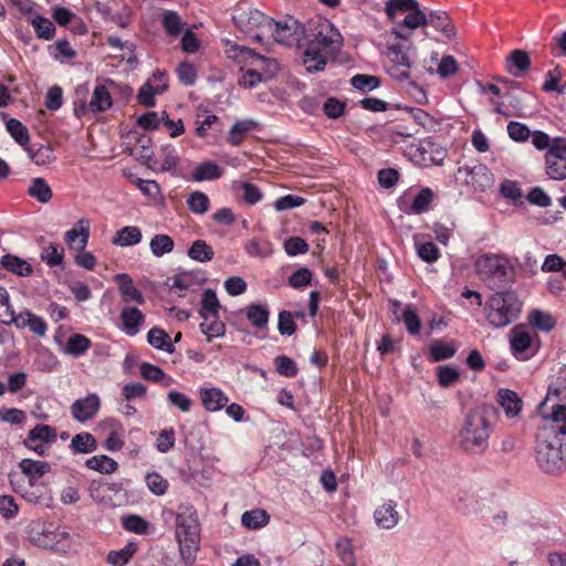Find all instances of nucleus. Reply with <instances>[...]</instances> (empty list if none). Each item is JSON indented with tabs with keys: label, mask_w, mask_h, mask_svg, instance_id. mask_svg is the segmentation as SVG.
Returning a JSON list of instances; mask_svg holds the SVG:
<instances>
[{
	"label": "nucleus",
	"mask_w": 566,
	"mask_h": 566,
	"mask_svg": "<svg viewBox=\"0 0 566 566\" xmlns=\"http://www.w3.org/2000/svg\"><path fill=\"white\" fill-rule=\"evenodd\" d=\"M510 345L513 355L517 359L526 360L536 353L532 334L524 325H516L512 328L510 333Z\"/></svg>",
	"instance_id": "f8f14e48"
},
{
	"label": "nucleus",
	"mask_w": 566,
	"mask_h": 566,
	"mask_svg": "<svg viewBox=\"0 0 566 566\" xmlns=\"http://www.w3.org/2000/svg\"><path fill=\"white\" fill-rule=\"evenodd\" d=\"M112 104L113 99L108 90L104 85H96L88 104L90 109L93 113H102L111 108Z\"/></svg>",
	"instance_id": "7c9ffc66"
},
{
	"label": "nucleus",
	"mask_w": 566,
	"mask_h": 566,
	"mask_svg": "<svg viewBox=\"0 0 566 566\" xmlns=\"http://www.w3.org/2000/svg\"><path fill=\"white\" fill-rule=\"evenodd\" d=\"M27 193L40 203H48L53 197V191L50 185L42 177L31 179Z\"/></svg>",
	"instance_id": "b1692460"
},
{
	"label": "nucleus",
	"mask_w": 566,
	"mask_h": 566,
	"mask_svg": "<svg viewBox=\"0 0 566 566\" xmlns=\"http://www.w3.org/2000/svg\"><path fill=\"white\" fill-rule=\"evenodd\" d=\"M137 547L135 544L129 543L124 548L119 551H112L107 555V563L113 566H124L126 565L133 555L136 553Z\"/></svg>",
	"instance_id": "6e6d98bb"
},
{
	"label": "nucleus",
	"mask_w": 566,
	"mask_h": 566,
	"mask_svg": "<svg viewBox=\"0 0 566 566\" xmlns=\"http://www.w3.org/2000/svg\"><path fill=\"white\" fill-rule=\"evenodd\" d=\"M36 36L44 40L53 39L55 34L54 24L48 19L36 13V11L29 18Z\"/></svg>",
	"instance_id": "e433bc0d"
},
{
	"label": "nucleus",
	"mask_w": 566,
	"mask_h": 566,
	"mask_svg": "<svg viewBox=\"0 0 566 566\" xmlns=\"http://www.w3.org/2000/svg\"><path fill=\"white\" fill-rule=\"evenodd\" d=\"M226 54L229 59L234 60L243 66L249 69H259L265 77L272 78L279 70L276 60L260 55L252 49L240 46L230 41L227 43Z\"/></svg>",
	"instance_id": "0eeeda50"
},
{
	"label": "nucleus",
	"mask_w": 566,
	"mask_h": 566,
	"mask_svg": "<svg viewBox=\"0 0 566 566\" xmlns=\"http://www.w3.org/2000/svg\"><path fill=\"white\" fill-rule=\"evenodd\" d=\"M336 554L342 566H356V558L353 551L352 542L347 537L339 538L336 544Z\"/></svg>",
	"instance_id": "09e8293b"
},
{
	"label": "nucleus",
	"mask_w": 566,
	"mask_h": 566,
	"mask_svg": "<svg viewBox=\"0 0 566 566\" xmlns=\"http://www.w3.org/2000/svg\"><path fill=\"white\" fill-rule=\"evenodd\" d=\"M397 503L394 500H388L381 505L376 507L374 512V520L376 525L382 530H392L400 521V514L397 510Z\"/></svg>",
	"instance_id": "2eb2a0df"
},
{
	"label": "nucleus",
	"mask_w": 566,
	"mask_h": 566,
	"mask_svg": "<svg viewBox=\"0 0 566 566\" xmlns=\"http://www.w3.org/2000/svg\"><path fill=\"white\" fill-rule=\"evenodd\" d=\"M140 375L143 378L156 382L166 380V386L170 385L171 382V378L168 377L161 368L149 363H143L140 365Z\"/></svg>",
	"instance_id": "052dcab7"
},
{
	"label": "nucleus",
	"mask_w": 566,
	"mask_h": 566,
	"mask_svg": "<svg viewBox=\"0 0 566 566\" xmlns=\"http://www.w3.org/2000/svg\"><path fill=\"white\" fill-rule=\"evenodd\" d=\"M0 264L6 270L20 276H28L32 273L31 265L23 259L13 254H6L1 258Z\"/></svg>",
	"instance_id": "f704fd0d"
},
{
	"label": "nucleus",
	"mask_w": 566,
	"mask_h": 566,
	"mask_svg": "<svg viewBox=\"0 0 566 566\" xmlns=\"http://www.w3.org/2000/svg\"><path fill=\"white\" fill-rule=\"evenodd\" d=\"M475 265L480 277L493 290L515 281V266L504 254H483Z\"/></svg>",
	"instance_id": "39448f33"
},
{
	"label": "nucleus",
	"mask_w": 566,
	"mask_h": 566,
	"mask_svg": "<svg viewBox=\"0 0 566 566\" xmlns=\"http://www.w3.org/2000/svg\"><path fill=\"white\" fill-rule=\"evenodd\" d=\"M401 25L406 29L416 30L427 25V13L418 7L413 11L409 12L401 22Z\"/></svg>",
	"instance_id": "e2e57ef3"
},
{
	"label": "nucleus",
	"mask_w": 566,
	"mask_h": 566,
	"mask_svg": "<svg viewBox=\"0 0 566 566\" xmlns=\"http://www.w3.org/2000/svg\"><path fill=\"white\" fill-rule=\"evenodd\" d=\"M416 249L418 256L424 262L432 263L440 258V251L438 247L431 242H416Z\"/></svg>",
	"instance_id": "680f3d73"
},
{
	"label": "nucleus",
	"mask_w": 566,
	"mask_h": 566,
	"mask_svg": "<svg viewBox=\"0 0 566 566\" xmlns=\"http://www.w3.org/2000/svg\"><path fill=\"white\" fill-rule=\"evenodd\" d=\"M223 174L222 168L213 163V161H203L197 165L191 171V178L201 182L205 180H216L219 179Z\"/></svg>",
	"instance_id": "393cba45"
},
{
	"label": "nucleus",
	"mask_w": 566,
	"mask_h": 566,
	"mask_svg": "<svg viewBox=\"0 0 566 566\" xmlns=\"http://www.w3.org/2000/svg\"><path fill=\"white\" fill-rule=\"evenodd\" d=\"M146 484L151 493L155 495H164L168 489V481L157 472H151L146 475Z\"/></svg>",
	"instance_id": "0e129e2a"
},
{
	"label": "nucleus",
	"mask_w": 566,
	"mask_h": 566,
	"mask_svg": "<svg viewBox=\"0 0 566 566\" xmlns=\"http://www.w3.org/2000/svg\"><path fill=\"white\" fill-rule=\"evenodd\" d=\"M176 537L186 564H192L200 543V524L192 505H180L176 516Z\"/></svg>",
	"instance_id": "f03ea898"
},
{
	"label": "nucleus",
	"mask_w": 566,
	"mask_h": 566,
	"mask_svg": "<svg viewBox=\"0 0 566 566\" xmlns=\"http://www.w3.org/2000/svg\"><path fill=\"white\" fill-rule=\"evenodd\" d=\"M19 468L21 469V472L29 478L31 485H34L40 478L49 473L51 470L50 463L32 459H23L20 461Z\"/></svg>",
	"instance_id": "5701e85b"
},
{
	"label": "nucleus",
	"mask_w": 566,
	"mask_h": 566,
	"mask_svg": "<svg viewBox=\"0 0 566 566\" xmlns=\"http://www.w3.org/2000/svg\"><path fill=\"white\" fill-rule=\"evenodd\" d=\"M142 230L136 226H125L118 229L113 235L112 244L120 248L134 247L142 242Z\"/></svg>",
	"instance_id": "4be33fe9"
},
{
	"label": "nucleus",
	"mask_w": 566,
	"mask_h": 566,
	"mask_svg": "<svg viewBox=\"0 0 566 566\" xmlns=\"http://www.w3.org/2000/svg\"><path fill=\"white\" fill-rule=\"evenodd\" d=\"M119 318L120 329L128 336L137 335L145 322L144 313L135 306H125Z\"/></svg>",
	"instance_id": "a211bd4d"
},
{
	"label": "nucleus",
	"mask_w": 566,
	"mask_h": 566,
	"mask_svg": "<svg viewBox=\"0 0 566 566\" xmlns=\"http://www.w3.org/2000/svg\"><path fill=\"white\" fill-rule=\"evenodd\" d=\"M268 27L272 30L276 42L293 45L304 36V27L292 15H286L282 20H269Z\"/></svg>",
	"instance_id": "1a4fd4ad"
},
{
	"label": "nucleus",
	"mask_w": 566,
	"mask_h": 566,
	"mask_svg": "<svg viewBox=\"0 0 566 566\" xmlns=\"http://www.w3.org/2000/svg\"><path fill=\"white\" fill-rule=\"evenodd\" d=\"M101 398L97 394H88L83 398L76 399L71 405V415L77 422L84 423L92 420L101 409Z\"/></svg>",
	"instance_id": "4468645a"
},
{
	"label": "nucleus",
	"mask_w": 566,
	"mask_h": 566,
	"mask_svg": "<svg viewBox=\"0 0 566 566\" xmlns=\"http://www.w3.org/2000/svg\"><path fill=\"white\" fill-rule=\"evenodd\" d=\"M343 46V36L329 22L319 23L306 45L303 63L308 73L323 71L329 59H334Z\"/></svg>",
	"instance_id": "f257e3e1"
},
{
	"label": "nucleus",
	"mask_w": 566,
	"mask_h": 566,
	"mask_svg": "<svg viewBox=\"0 0 566 566\" xmlns=\"http://www.w3.org/2000/svg\"><path fill=\"white\" fill-rule=\"evenodd\" d=\"M147 342L156 349L172 353L175 350L170 336L159 327H153L147 334Z\"/></svg>",
	"instance_id": "c9c22d12"
},
{
	"label": "nucleus",
	"mask_w": 566,
	"mask_h": 566,
	"mask_svg": "<svg viewBox=\"0 0 566 566\" xmlns=\"http://www.w3.org/2000/svg\"><path fill=\"white\" fill-rule=\"evenodd\" d=\"M536 462L548 474H558L566 468L562 452V440L555 434L541 433L536 444Z\"/></svg>",
	"instance_id": "423d86ee"
},
{
	"label": "nucleus",
	"mask_w": 566,
	"mask_h": 566,
	"mask_svg": "<svg viewBox=\"0 0 566 566\" xmlns=\"http://www.w3.org/2000/svg\"><path fill=\"white\" fill-rule=\"evenodd\" d=\"M419 7L416 0H388L386 3V14L389 19H394L397 12L413 11Z\"/></svg>",
	"instance_id": "bf43d9fd"
},
{
	"label": "nucleus",
	"mask_w": 566,
	"mask_h": 566,
	"mask_svg": "<svg viewBox=\"0 0 566 566\" xmlns=\"http://www.w3.org/2000/svg\"><path fill=\"white\" fill-rule=\"evenodd\" d=\"M458 180L472 186L476 191H486L494 185V177L491 170L483 164L475 166L459 167L455 175Z\"/></svg>",
	"instance_id": "9b49d317"
},
{
	"label": "nucleus",
	"mask_w": 566,
	"mask_h": 566,
	"mask_svg": "<svg viewBox=\"0 0 566 566\" xmlns=\"http://www.w3.org/2000/svg\"><path fill=\"white\" fill-rule=\"evenodd\" d=\"M6 127L11 137L23 148L29 144V130L20 120L10 118L6 123Z\"/></svg>",
	"instance_id": "de8ad7c7"
},
{
	"label": "nucleus",
	"mask_w": 566,
	"mask_h": 566,
	"mask_svg": "<svg viewBox=\"0 0 566 566\" xmlns=\"http://www.w3.org/2000/svg\"><path fill=\"white\" fill-rule=\"evenodd\" d=\"M220 303L217 293L208 289L203 292L201 298L200 316L219 315Z\"/></svg>",
	"instance_id": "864d4df0"
},
{
	"label": "nucleus",
	"mask_w": 566,
	"mask_h": 566,
	"mask_svg": "<svg viewBox=\"0 0 566 566\" xmlns=\"http://www.w3.org/2000/svg\"><path fill=\"white\" fill-rule=\"evenodd\" d=\"M24 149L28 153L29 158L38 166L51 164L55 159L53 148L49 145L28 144Z\"/></svg>",
	"instance_id": "c85d7f7f"
},
{
	"label": "nucleus",
	"mask_w": 566,
	"mask_h": 566,
	"mask_svg": "<svg viewBox=\"0 0 566 566\" xmlns=\"http://www.w3.org/2000/svg\"><path fill=\"white\" fill-rule=\"evenodd\" d=\"M71 448L78 453H90L96 450L97 444L93 434L82 432L72 438Z\"/></svg>",
	"instance_id": "8fccbe9b"
},
{
	"label": "nucleus",
	"mask_w": 566,
	"mask_h": 566,
	"mask_svg": "<svg viewBox=\"0 0 566 566\" xmlns=\"http://www.w3.org/2000/svg\"><path fill=\"white\" fill-rule=\"evenodd\" d=\"M496 400L507 418L517 417L523 407L522 399L515 391L510 389H500L496 395Z\"/></svg>",
	"instance_id": "6ab92c4d"
},
{
	"label": "nucleus",
	"mask_w": 566,
	"mask_h": 566,
	"mask_svg": "<svg viewBox=\"0 0 566 566\" xmlns=\"http://www.w3.org/2000/svg\"><path fill=\"white\" fill-rule=\"evenodd\" d=\"M29 538L35 546L55 553L66 554L72 548V536L64 527H56L54 530L32 528L29 533Z\"/></svg>",
	"instance_id": "6e6552de"
},
{
	"label": "nucleus",
	"mask_w": 566,
	"mask_h": 566,
	"mask_svg": "<svg viewBox=\"0 0 566 566\" xmlns=\"http://www.w3.org/2000/svg\"><path fill=\"white\" fill-rule=\"evenodd\" d=\"M528 321L535 328L543 332L552 331L556 324L555 318L549 313L539 310L532 311Z\"/></svg>",
	"instance_id": "603ef678"
},
{
	"label": "nucleus",
	"mask_w": 566,
	"mask_h": 566,
	"mask_svg": "<svg viewBox=\"0 0 566 566\" xmlns=\"http://www.w3.org/2000/svg\"><path fill=\"white\" fill-rule=\"evenodd\" d=\"M433 199V192L430 188H422L413 198L409 207H402L400 209L408 214H420L428 211L430 203Z\"/></svg>",
	"instance_id": "cd10ccee"
},
{
	"label": "nucleus",
	"mask_w": 566,
	"mask_h": 566,
	"mask_svg": "<svg viewBox=\"0 0 566 566\" xmlns=\"http://www.w3.org/2000/svg\"><path fill=\"white\" fill-rule=\"evenodd\" d=\"M179 81L186 86H192L197 81V70L193 64L182 62L177 67Z\"/></svg>",
	"instance_id": "338daca9"
},
{
	"label": "nucleus",
	"mask_w": 566,
	"mask_h": 566,
	"mask_svg": "<svg viewBox=\"0 0 566 566\" xmlns=\"http://www.w3.org/2000/svg\"><path fill=\"white\" fill-rule=\"evenodd\" d=\"M161 23L167 33L177 36L182 31L185 23L176 11L167 10L163 13Z\"/></svg>",
	"instance_id": "5fc2aeb1"
},
{
	"label": "nucleus",
	"mask_w": 566,
	"mask_h": 566,
	"mask_svg": "<svg viewBox=\"0 0 566 566\" xmlns=\"http://www.w3.org/2000/svg\"><path fill=\"white\" fill-rule=\"evenodd\" d=\"M438 384L443 387H450L460 379V371L451 365H441L436 369Z\"/></svg>",
	"instance_id": "3c124183"
},
{
	"label": "nucleus",
	"mask_w": 566,
	"mask_h": 566,
	"mask_svg": "<svg viewBox=\"0 0 566 566\" xmlns=\"http://www.w3.org/2000/svg\"><path fill=\"white\" fill-rule=\"evenodd\" d=\"M202 319L200 331L208 337V340L224 334L226 326L223 322L220 321L219 315L205 316Z\"/></svg>",
	"instance_id": "79ce46f5"
},
{
	"label": "nucleus",
	"mask_w": 566,
	"mask_h": 566,
	"mask_svg": "<svg viewBox=\"0 0 566 566\" xmlns=\"http://www.w3.org/2000/svg\"><path fill=\"white\" fill-rule=\"evenodd\" d=\"M269 310L262 304H251L247 307V317L256 328H263L269 322Z\"/></svg>",
	"instance_id": "a18cd8bd"
},
{
	"label": "nucleus",
	"mask_w": 566,
	"mask_h": 566,
	"mask_svg": "<svg viewBox=\"0 0 566 566\" xmlns=\"http://www.w3.org/2000/svg\"><path fill=\"white\" fill-rule=\"evenodd\" d=\"M531 66V57L527 52L523 50H514L506 59V69L514 75L518 76Z\"/></svg>",
	"instance_id": "c756f323"
},
{
	"label": "nucleus",
	"mask_w": 566,
	"mask_h": 566,
	"mask_svg": "<svg viewBox=\"0 0 566 566\" xmlns=\"http://www.w3.org/2000/svg\"><path fill=\"white\" fill-rule=\"evenodd\" d=\"M427 25H432L436 30L441 31L444 36L450 38L453 34V27L450 19L444 12H430L427 14Z\"/></svg>",
	"instance_id": "49530a36"
},
{
	"label": "nucleus",
	"mask_w": 566,
	"mask_h": 566,
	"mask_svg": "<svg viewBox=\"0 0 566 566\" xmlns=\"http://www.w3.org/2000/svg\"><path fill=\"white\" fill-rule=\"evenodd\" d=\"M168 87V84L154 85L150 82L144 83L137 94V101L140 105L153 107L156 104L155 96L163 94Z\"/></svg>",
	"instance_id": "2f4dec72"
},
{
	"label": "nucleus",
	"mask_w": 566,
	"mask_h": 566,
	"mask_svg": "<svg viewBox=\"0 0 566 566\" xmlns=\"http://www.w3.org/2000/svg\"><path fill=\"white\" fill-rule=\"evenodd\" d=\"M546 174L551 179L563 180L566 178V160L545 158Z\"/></svg>",
	"instance_id": "69168bd1"
},
{
	"label": "nucleus",
	"mask_w": 566,
	"mask_h": 566,
	"mask_svg": "<svg viewBox=\"0 0 566 566\" xmlns=\"http://www.w3.org/2000/svg\"><path fill=\"white\" fill-rule=\"evenodd\" d=\"M350 83L354 88L367 93L377 88L380 85V80L375 75L356 74L352 77Z\"/></svg>",
	"instance_id": "13d9d810"
},
{
	"label": "nucleus",
	"mask_w": 566,
	"mask_h": 566,
	"mask_svg": "<svg viewBox=\"0 0 566 566\" xmlns=\"http://www.w3.org/2000/svg\"><path fill=\"white\" fill-rule=\"evenodd\" d=\"M408 154L412 161L422 165H442L447 150L431 139L420 140L418 144H411Z\"/></svg>",
	"instance_id": "9d476101"
},
{
	"label": "nucleus",
	"mask_w": 566,
	"mask_h": 566,
	"mask_svg": "<svg viewBox=\"0 0 566 566\" xmlns=\"http://www.w3.org/2000/svg\"><path fill=\"white\" fill-rule=\"evenodd\" d=\"M40 258L50 268L62 265L64 249L59 244L50 243L42 248Z\"/></svg>",
	"instance_id": "37998d69"
},
{
	"label": "nucleus",
	"mask_w": 566,
	"mask_h": 566,
	"mask_svg": "<svg viewBox=\"0 0 566 566\" xmlns=\"http://www.w3.org/2000/svg\"><path fill=\"white\" fill-rule=\"evenodd\" d=\"M187 205L190 211L196 214H203L210 208V200L205 192L193 191L187 199Z\"/></svg>",
	"instance_id": "4d7b16f0"
},
{
	"label": "nucleus",
	"mask_w": 566,
	"mask_h": 566,
	"mask_svg": "<svg viewBox=\"0 0 566 566\" xmlns=\"http://www.w3.org/2000/svg\"><path fill=\"white\" fill-rule=\"evenodd\" d=\"M491 423L483 409H475L470 412L459 432V444L469 453L481 454L489 447Z\"/></svg>",
	"instance_id": "7ed1b4c3"
},
{
	"label": "nucleus",
	"mask_w": 566,
	"mask_h": 566,
	"mask_svg": "<svg viewBox=\"0 0 566 566\" xmlns=\"http://www.w3.org/2000/svg\"><path fill=\"white\" fill-rule=\"evenodd\" d=\"M430 359L432 361H441L449 358H452L457 353V347L453 343H448L443 340H434L430 345Z\"/></svg>",
	"instance_id": "a19ab883"
},
{
	"label": "nucleus",
	"mask_w": 566,
	"mask_h": 566,
	"mask_svg": "<svg viewBox=\"0 0 566 566\" xmlns=\"http://www.w3.org/2000/svg\"><path fill=\"white\" fill-rule=\"evenodd\" d=\"M545 158L566 160V139L564 137L554 138L549 144Z\"/></svg>",
	"instance_id": "774afa93"
},
{
	"label": "nucleus",
	"mask_w": 566,
	"mask_h": 566,
	"mask_svg": "<svg viewBox=\"0 0 566 566\" xmlns=\"http://www.w3.org/2000/svg\"><path fill=\"white\" fill-rule=\"evenodd\" d=\"M552 398H556L559 402H566V365L560 367L551 380L546 400Z\"/></svg>",
	"instance_id": "a878e982"
},
{
	"label": "nucleus",
	"mask_w": 566,
	"mask_h": 566,
	"mask_svg": "<svg viewBox=\"0 0 566 566\" xmlns=\"http://www.w3.org/2000/svg\"><path fill=\"white\" fill-rule=\"evenodd\" d=\"M199 398L203 408L210 412L220 411L229 402V397L226 392L217 387L199 388Z\"/></svg>",
	"instance_id": "f3484780"
},
{
	"label": "nucleus",
	"mask_w": 566,
	"mask_h": 566,
	"mask_svg": "<svg viewBox=\"0 0 566 566\" xmlns=\"http://www.w3.org/2000/svg\"><path fill=\"white\" fill-rule=\"evenodd\" d=\"M545 419H551L553 424L548 428H544L542 433L555 434L556 437L566 436V406L565 402L554 405L549 416Z\"/></svg>",
	"instance_id": "aec40b11"
},
{
	"label": "nucleus",
	"mask_w": 566,
	"mask_h": 566,
	"mask_svg": "<svg viewBox=\"0 0 566 566\" xmlns=\"http://www.w3.org/2000/svg\"><path fill=\"white\" fill-rule=\"evenodd\" d=\"M91 346L92 342L85 335L72 334L63 346L62 352L73 357H80L84 355L91 348Z\"/></svg>",
	"instance_id": "bb28decb"
},
{
	"label": "nucleus",
	"mask_w": 566,
	"mask_h": 566,
	"mask_svg": "<svg viewBox=\"0 0 566 566\" xmlns=\"http://www.w3.org/2000/svg\"><path fill=\"white\" fill-rule=\"evenodd\" d=\"M56 440V430L48 424H36L28 433L23 444L39 455L46 451L45 443H52Z\"/></svg>",
	"instance_id": "ddd939ff"
},
{
	"label": "nucleus",
	"mask_w": 566,
	"mask_h": 566,
	"mask_svg": "<svg viewBox=\"0 0 566 566\" xmlns=\"http://www.w3.org/2000/svg\"><path fill=\"white\" fill-rule=\"evenodd\" d=\"M86 467L103 474H111L118 468V463L107 455H94L86 460Z\"/></svg>",
	"instance_id": "c03bdc74"
},
{
	"label": "nucleus",
	"mask_w": 566,
	"mask_h": 566,
	"mask_svg": "<svg viewBox=\"0 0 566 566\" xmlns=\"http://www.w3.org/2000/svg\"><path fill=\"white\" fill-rule=\"evenodd\" d=\"M76 226L65 232L64 241L72 250H84L90 239V220L82 218Z\"/></svg>",
	"instance_id": "dca6fc26"
},
{
	"label": "nucleus",
	"mask_w": 566,
	"mask_h": 566,
	"mask_svg": "<svg viewBox=\"0 0 566 566\" xmlns=\"http://www.w3.org/2000/svg\"><path fill=\"white\" fill-rule=\"evenodd\" d=\"M411 45H402L400 43H392L387 46V56L396 65L405 69L411 66L409 51Z\"/></svg>",
	"instance_id": "473e14b6"
},
{
	"label": "nucleus",
	"mask_w": 566,
	"mask_h": 566,
	"mask_svg": "<svg viewBox=\"0 0 566 566\" xmlns=\"http://www.w3.org/2000/svg\"><path fill=\"white\" fill-rule=\"evenodd\" d=\"M270 521V515L261 509L247 511L241 516L242 525L249 530H258L265 526Z\"/></svg>",
	"instance_id": "58836bf2"
},
{
	"label": "nucleus",
	"mask_w": 566,
	"mask_h": 566,
	"mask_svg": "<svg viewBox=\"0 0 566 566\" xmlns=\"http://www.w3.org/2000/svg\"><path fill=\"white\" fill-rule=\"evenodd\" d=\"M256 127V123L252 119L238 120L231 127L227 142L232 146H239L244 136Z\"/></svg>",
	"instance_id": "72a5a7b5"
},
{
	"label": "nucleus",
	"mask_w": 566,
	"mask_h": 566,
	"mask_svg": "<svg viewBox=\"0 0 566 566\" xmlns=\"http://www.w3.org/2000/svg\"><path fill=\"white\" fill-rule=\"evenodd\" d=\"M522 303L517 294L512 291H503L493 293L486 301L484 311L490 325L494 328H502L520 316Z\"/></svg>",
	"instance_id": "20e7f679"
},
{
	"label": "nucleus",
	"mask_w": 566,
	"mask_h": 566,
	"mask_svg": "<svg viewBox=\"0 0 566 566\" xmlns=\"http://www.w3.org/2000/svg\"><path fill=\"white\" fill-rule=\"evenodd\" d=\"M116 282L118 284L122 300L125 303H136L140 305L145 302L142 292L134 285V282L128 274H117Z\"/></svg>",
	"instance_id": "412c9836"
},
{
	"label": "nucleus",
	"mask_w": 566,
	"mask_h": 566,
	"mask_svg": "<svg viewBox=\"0 0 566 566\" xmlns=\"http://www.w3.org/2000/svg\"><path fill=\"white\" fill-rule=\"evenodd\" d=\"M188 256L193 261L205 263L213 259L214 252L205 240L198 239L189 248Z\"/></svg>",
	"instance_id": "4c0bfd02"
},
{
	"label": "nucleus",
	"mask_w": 566,
	"mask_h": 566,
	"mask_svg": "<svg viewBox=\"0 0 566 566\" xmlns=\"http://www.w3.org/2000/svg\"><path fill=\"white\" fill-rule=\"evenodd\" d=\"M174 248L175 242L168 234H155L149 242V249L156 258H161L165 254L170 253Z\"/></svg>",
	"instance_id": "ea45409f"
}]
</instances>
